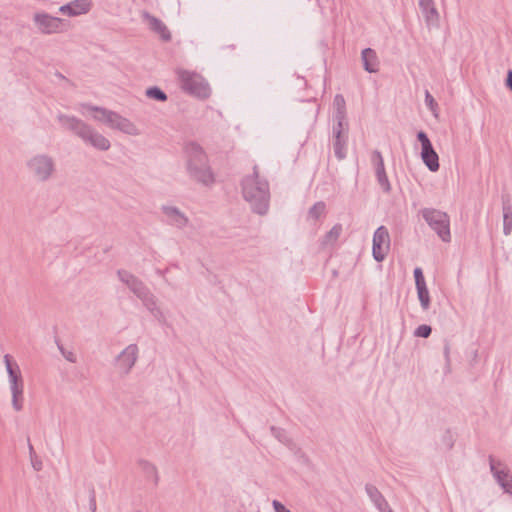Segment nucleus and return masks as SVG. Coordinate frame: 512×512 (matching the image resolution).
Masks as SVG:
<instances>
[{"mask_svg": "<svg viewBox=\"0 0 512 512\" xmlns=\"http://www.w3.org/2000/svg\"><path fill=\"white\" fill-rule=\"evenodd\" d=\"M136 356V348L135 347H129L127 348L124 353L121 355V361L124 362L127 366H131L135 361Z\"/></svg>", "mask_w": 512, "mask_h": 512, "instance_id": "obj_8", "label": "nucleus"}, {"mask_svg": "<svg viewBox=\"0 0 512 512\" xmlns=\"http://www.w3.org/2000/svg\"><path fill=\"white\" fill-rule=\"evenodd\" d=\"M427 102L431 107L433 106V99L429 95H427Z\"/></svg>", "mask_w": 512, "mask_h": 512, "instance_id": "obj_19", "label": "nucleus"}, {"mask_svg": "<svg viewBox=\"0 0 512 512\" xmlns=\"http://www.w3.org/2000/svg\"><path fill=\"white\" fill-rule=\"evenodd\" d=\"M39 163H43L45 169H46V172H49L50 171V168H51V165H50V162L46 159H42L39 161Z\"/></svg>", "mask_w": 512, "mask_h": 512, "instance_id": "obj_17", "label": "nucleus"}, {"mask_svg": "<svg viewBox=\"0 0 512 512\" xmlns=\"http://www.w3.org/2000/svg\"><path fill=\"white\" fill-rule=\"evenodd\" d=\"M424 216L443 240L449 238L448 219L445 213L431 209L426 210Z\"/></svg>", "mask_w": 512, "mask_h": 512, "instance_id": "obj_1", "label": "nucleus"}, {"mask_svg": "<svg viewBox=\"0 0 512 512\" xmlns=\"http://www.w3.org/2000/svg\"><path fill=\"white\" fill-rule=\"evenodd\" d=\"M274 508L277 512H290L289 510H287L282 504H280L279 502L277 501H274Z\"/></svg>", "mask_w": 512, "mask_h": 512, "instance_id": "obj_16", "label": "nucleus"}, {"mask_svg": "<svg viewBox=\"0 0 512 512\" xmlns=\"http://www.w3.org/2000/svg\"><path fill=\"white\" fill-rule=\"evenodd\" d=\"M337 101L343 102V98H337Z\"/></svg>", "mask_w": 512, "mask_h": 512, "instance_id": "obj_20", "label": "nucleus"}, {"mask_svg": "<svg viewBox=\"0 0 512 512\" xmlns=\"http://www.w3.org/2000/svg\"><path fill=\"white\" fill-rule=\"evenodd\" d=\"M417 290H418L419 299H420L423 307L426 308L429 304V295H428L426 286L423 285L421 287H417Z\"/></svg>", "mask_w": 512, "mask_h": 512, "instance_id": "obj_10", "label": "nucleus"}, {"mask_svg": "<svg viewBox=\"0 0 512 512\" xmlns=\"http://www.w3.org/2000/svg\"><path fill=\"white\" fill-rule=\"evenodd\" d=\"M389 249V235L384 228H379L373 239V256L381 261Z\"/></svg>", "mask_w": 512, "mask_h": 512, "instance_id": "obj_3", "label": "nucleus"}, {"mask_svg": "<svg viewBox=\"0 0 512 512\" xmlns=\"http://www.w3.org/2000/svg\"><path fill=\"white\" fill-rule=\"evenodd\" d=\"M431 333V328L427 325L418 327L416 334L421 337H427Z\"/></svg>", "mask_w": 512, "mask_h": 512, "instance_id": "obj_14", "label": "nucleus"}, {"mask_svg": "<svg viewBox=\"0 0 512 512\" xmlns=\"http://www.w3.org/2000/svg\"><path fill=\"white\" fill-rule=\"evenodd\" d=\"M149 25L155 31H158L163 38L168 37L166 34V28L155 18H148Z\"/></svg>", "mask_w": 512, "mask_h": 512, "instance_id": "obj_9", "label": "nucleus"}, {"mask_svg": "<svg viewBox=\"0 0 512 512\" xmlns=\"http://www.w3.org/2000/svg\"><path fill=\"white\" fill-rule=\"evenodd\" d=\"M89 7L90 5L86 1H75L67 6L61 7V11L64 14L75 16L86 13L89 10Z\"/></svg>", "mask_w": 512, "mask_h": 512, "instance_id": "obj_4", "label": "nucleus"}, {"mask_svg": "<svg viewBox=\"0 0 512 512\" xmlns=\"http://www.w3.org/2000/svg\"><path fill=\"white\" fill-rule=\"evenodd\" d=\"M496 475H497V478L499 479V481L502 483V486L508 491V492H511L512 491V484L508 481V475L505 474V473H498L496 472Z\"/></svg>", "mask_w": 512, "mask_h": 512, "instance_id": "obj_11", "label": "nucleus"}, {"mask_svg": "<svg viewBox=\"0 0 512 512\" xmlns=\"http://www.w3.org/2000/svg\"><path fill=\"white\" fill-rule=\"evenodd\" d=\"M507 85L512 90V71L508 72V75H507Z\"/></svg>", "mask_w": 512, "mask_h": 512, "instance_id": "obj_18", "label": "nucleus"}, {"mask_svg": "<svg viewBox=\"0 0 512 512\" xmlns=\"http://www.w3.org/2000/svg\"><path fill=\"white\" fill-rule=\"evenodd\" d=\"M8 370L11 376V382H12V393H13V404L16 409H20L21 405L18 400V395L21 394V387L19 386L17 382V376L12 371L8 359H6Z\"/></svg>", "mask_w": 512, "mask_h": 512, "instance_id": "obj_6", "label": "nucleus"}, {"mask_svg": "<svg viewBox=\"0 0 512 512\" xmlns=\"http://www.w3.org/2000/svg\"><path fill=\"white\" fill-rule=\"evenodd\" d=\"M363 60H364V64H365V69L369 72H374L376 70V64H375V60H376V57H375V53L370 50V49H366L365 51H363Z\"/></svg>", "mask_w": 512, "mask_h": 512, "instance_id": "obj_7", "label": "nucleus"}, {"mask_svg": "<svg viewBox=\"0 0 512 512\" xmlns=\"http://www.w3.org/2000/svg\"><path fill=\"white\" fill-rule=\"evenodd\" d=\"M45 19H47L46 16H36V22L39 26V29L42 30L43 32L50 33L57 31L60 28L61 22L59 19L51 18L48 19L47 23L44 21Z\"/></svg>", "mask_w": 512, "mask_h": 512, "instance_id": "obj_5", "label": "nucleus"}, {"mask_svg": "<svg viewBox=\"0 0 512 512\" xmlns=\"http://www.w3.org/2000/svg\"><path fill=\"white\" fill-rule=\"evenodd\" d=\"M418 139L421 142V156L424 163L431 171H436L439 168V159L437 153L432 148V145L427 136L420 132Z\"/></svg>", "mask_w": 512, "mask_h": 512, "instance_id": "obj_2", "label": "nucleus"}, {"mask_svg": "<svg viewBox=\"0 0 512 512\" xmlns=\"http://www.w3.org/2000/svg\"><path fill=\"white\" fill-rule=\"evenodd\" d=\"M147 95L150 96V97H153V98H156L158 100H165L166 96L164 95V93L162 91H160L159 89H149L147 91Z\"/></svg>", "mask_w": 512, "mask_h": 512, "instance_id": "obj_12", "label": "nucleus"}, {"mask_svg": "<svg viewBox=\"0 0 512 512\" xmlns=\"http://www.w3.org/2000/svg\"><path fill=\"white\" fill-rule=\"evenodd\" d=\"M415 280H416V286L421 287L425 285L424 277L422 275V271L420 269H416L415 272Z\"/></svg>", "mask_w": 512, "mask_h": 512, "instance_id": "obj_15", "label": "nucleus"}, {"mask_svg": "<svg viewBox=\"0 0 512 512\" xmlns=\"http://www.w3.org/2000/svg\"><path fill=\"white\" fill-rule=\"evenodd\" d=\"M93 143L100 149H107L109 147L108 141L101 136H97Z\"/></svg>", "mask_w": 512, "mask_h": 512, "instance_id": "obj_13", "label": "nucleus"}]
</instances>
